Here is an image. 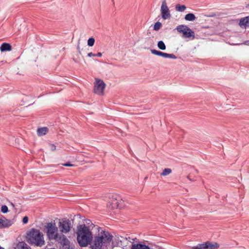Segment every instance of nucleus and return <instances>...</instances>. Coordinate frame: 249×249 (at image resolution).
Listing matches in <instances>:
<instances>
[{
  "mask_svg": "<svg viewBox=\"0 0 249 249\" xmlns=\"http://www.w3.org/2000/svg\"><path fill=\"white\" fill-rule=\"evenodd\" d=\"M47 236L50 240H54L63 245L65 249H70V241L63 234L58 233V228L54 223H47L45 225Z\"/></svg>",
  "mask_w": 249,
  "mask_h": 249,
  "instance_id": "nucleus-1",
  "label": "nucleus"
},
{
  "mask_svg": "<svg viewBox=\"0 0 249 249\" xmlns=\"http://www.w3.org/2000/svg\"><path fill=\"white\" fill-rule=\"evenodd\" d=\"M76 234L77 242L80 247H87L91 243L92 239L91 232L85 224L77 227Z\"/></svg>",
  "mask_w": 249,
  "mask_h": 249,
  "instance_id": "nucleus-2",
  "label": "nucleus"
},
{
  "mask_svg": "<svg viewBox=\"0 0 249 249\" xmlns=\"http://www.w3.org/2000/svg\"><path fill=\"white\" fill-rule=\"evenodd\" d=\"M112 239V236L107 231H102L95 236L91 243V249H102L103 246H107Z\"/></svg>",
  "mask_w": 249,
  "mask_h": 249,
  "instance_id": "nucleus-3",
  "label": "nucleus"
},
{
  "mask_svg": "<svg viewBox=\"0 0 249 249\" xmlns=\"http://www.w3.org/2000/svg\"><path fill=\"white\" fill-rule=\"evenodd\" d=\"M28 240L32 244L41 247L44 244L43 234L38 230L32 229L27 234Z\"/></svg>",
  "mask_w": 249,
  "mask_h": 249,
  "instance_id": "nucleus-4",
  "label": "nucleus"
},
{
  "mask_svg": "<svg viewBox=\"0 0 249 249\" xmlns=\"http://www.w3.org/2000/svg\"><path fill=\"white\" fill-rule=\"evenodd\" d=\"M113 242L117 246L122 247L123 249H128L133 245L134 239L127 235L116 236Z\"/></svg>",
  "mask_w": 249,
  "mask_h": 249,
  "instance_id": "nucleus-5",
  "label": "nucleus"
},
{
  "mask_svg": "<svg viewBox=\"0 0 249 249\" xmlns=\"http://www.w3.org/2000/svg\"><path fill=\"white\" fill-rule=\"evenodd\" d=\"M176 29L178 33L182 34V37L183 38L193 40L195 37V32L186 25H179L177 26Z\"/></svg>",
  "mask_w": 249,
  "mask_h": 249,
  "instance_id": "nucleus-6",
  "label": "nucleus"
},
{
  "mask_svg": "<svg viewBox=\"0 0 249 249\" xmlns=\"http://www.w3.org/2000/svg\"><path fill=\"white\" fill-rule=\"evenodd\" d=\"M105 87L106 84L103 80L98 78H95L94 92L96 94L103 95Z\"/></svg>",
  "mask_w": 249,
  "mask_h": 249,
  "instance_id": "nucleus-7",
  "label": "nucleus"
},
{
  "mask_svg": "<svg viewBox=\"0 0 249 249\" xmlns=\"http://www.w3.org/2000/svg\"><path fill=\"white\" fill-rule=\"evenodd\" d=\"M71 222L69 219H62L59 222L58 227L62 233H67L71 230Z\"/></svg>",
  "mask_w": 249,
  "mask_h": 249,
  "instance_id": "nucleus-8",
  "label": "nucleus"
},
{
  "mask_svg": "<svg viewBox=\"0 0 249 249\" xmlns=\"http://www.w3.org/2000/svg\"><path fill=\"white\" fill-rule=\"evenodd\" d=\"M161 17L164 19H169L171 17V14L169 9L167 6L166 0L162 1V4L160 8Z\"/></svg>",
  "mask_w": 249,
  "mask_h": 249,
  "instance_id": "nucleus-9",
  "label": "nucleus"
},
{
  "mask_svg": "<svg viewBox=\"0 0 249 249\" xmlns=\"http://www.w3.org/2000/svg\"><path fill=\"white\" fill-rule=\"evenodd\" d=\"M13 224L11 220L5 218H0V228H7L11 226Z\"/></svg>",
  "mask_w": 249,
  "mask_h": 249,
  "instance_id": "nucleus-10",
  "label": "nucleus"
},
{
  "mask_svg": "<svg viewBox=\"0 0 249 249\" xmlns=\"http://www.w3.org/2000/svg\"><path fill=\"white\" fill-rule=\"evenodd\" d=\"M219 247V245L216 242H206L207 249H216Z\"/></svg>",
  "mask_w": 249,
  "mask_h": 249,
  "instance_id": "nucleus-11",
  "label": "nucleus"
},
{
  "mask_svg": "<svg viewBox=\"0 0 249 249\" xmlns=\"http://www.w3.org/2000/svg\"><path fill=\"white\" fill-rule=\"evenodd\" d=\"M0 50L1 52L10 51L12 50V47L9 43H3L1 44Z\"/></svg>",
  "mask_w": 249,
  "mask_h": 249,
  "instance_id": "nucleus-12",
  "label": "nucleus"
},
{
  "mask_svg": "<svg viewBox=\"0 0 249 249\" xmlns=\"http://www.w3.org/2000/svg\"><path fill=\"white\" fill-rule=\"evenodd\" d=\"M151 53L155 55L162 56L164 58H167V53H163L160 51H159L156 50L152 49L151 50Z\"/></svg>",
  "mask_w": 249,
  "mask_h": 249,
  "instance_id": "nucleus-13",
  "label": "nucleus"
},
{
  "mask_svg": "<svg viewBox=\"0 0 249 249\" xmlns=\"http://www.w3.org/2000/svg\"><path fill=\"white\" fill-rule=\"evenodd\" d=\"M131 249H150V248L145 245L141 244H133Z\"/></svg>",
  "mask_w": 249,
  "mask_h": 249,
  "instance_id": "nucleus-14",
  "label": "nucleus"
},
{
  "mask_svg": "<svg viewBox=\"0 0 249 249\" xmlns=\"http://www.w3.org/2000/svg\"><path fill=\"white\" fill-rule=\"evenodd\" d=\"M120 199V198L119 196H113L112 201V208H117L119 206Z\"/></svg>",
  "mask_w": 249,
  "mask_h": 249,
  "instance_id": "nucleus-15",
  "label": "nucleus"
},
{
  "mask_svg": "<svg viewBox=\"0 0 249 249\" xmlns=\"http://www.w3.org/2000/svg\"><path fill=\"white\" fill-rule=\"evenodd\" d=\"M48 129L46 127H43L37 129V134L39 136H43L48 132Z\"/></svg>",
  "mask_w": 249,
  "mask_h": 249,
  "instance_id": "nucleus-16",
  "label": "nucleus"
},
{
  "mask_svg": "<svg viewBox=\"0 0 249 249\" xmlns=\"http://www.w3.org/2000/svg\"><path fill=\"white\" fill-rule=\"evenodd\" d=\"M239 25L242 27V26H249L248 20L247 17L240 19L239 21Z\"/></svg>",
  "mask_w": 249,
  "mask_h": 249,
  "instance_id": "nucleus-17",
  "label": "nucleus"
},
{
  "mask_svg": "<svg viewBox=\"0 0 249 249\" xmlns=\"http://www.w3.org/2000/svg\"><path fill=\"white\" fill-rule=\"evenodd\" d=\"M185 19L187 21H194L196 19V17L192 13H189L185 15Z\"/></svg>",
  "mask_w": 249,
  "mask_h": 249,
  "instance_id": "nucleus-18",
  "label": "nucleus"
},
{
  "mask_svg": "<svg viewBox=\"0 0 249 249\" xmlns=\"http://www.w3.org/2000/svg\"><path fill=\"white\" fill-rule=\"evenodd\" d=\"M192 249H207L206 242L202 244H199L196 246L192 247Z\"/></svg>",
  "mask_w": 249,
  "mask_h": 249,
  "instance_id": "nucleus-19",
  "label": "nucleus"
},
{
  "mask_svg": "<svg viewBox=\"0 0 249 249\" xmlns=\"http://www.w3.org/2000/svg\"><path fill=\"white\" fill-rule=\"evenodd\" d=\"M186 9V7L184 5L177 4L175 7L176 11L178 12H183Z\"/></svg>",
  "mask_w": 249,
  "mask_h": 249,
  "instance_id": "nucleus-20",
  "label": "nucleus"
},
{
  "mask_svg": "<svg viewBox=\"0 0 249 249\" xmlns=\"http://www.w3.org/2000/svg\"><path fill=\"white\" fill-rule=\"evenodd\" d=\"M17 249H30L24 242H20L17 246Z\"/></svg>",
  "mask_w": 249,
  "mask_h": 249,
  "instance_id": "nucleus-21",
  "label": "nucleus"
},
{
  "mask_svg": "<svg viewBox=\"0 0 249 249\" xmlns=\"http://www.w3.org/2000/svg\"><path fill=\"white\" fill-rule=\"evenodd\" d=\"M158 47L161 50H165L166 49V46L164 43L163 41H160L158 42L157 44Z\"/></svg>",
  "mask_w": 249,
  "mask_h": 249,
  "instance_id": "nucleus-22",
  "label": "nucleus"
},
{
  "mask_svg": "<svg viewBox=\"0 0 249 249\" xmlns=\"http://www.w3.org/2000/svg\"><path fill=\"white\" fill-rule=\"evenodd\" d=\"M172 172V170L170 168H165L162 172L161 173V175L165 176L169 175Z\"/></svg>",
  "mask_w": 249,
  "mask_h": 249,
  "instance_id": "nucleus-23",
  "label": "nucleus"
},
{
  "mask_svg": "<svg viewBox=\"0 0 249 249\" xmlns=\"http://www.w3.org/2000/svg\"><path fill=\"white\" fill-rule=\"evenodd\" d=\"M162 24L160 22H157L155 23L154 26V30L157 31L160 30V29L161 27Z\"/></svg>",
  "mask_w": 249,
  "mask_h": 249,
  "instance_id": "nucleus-24",
  "label": "nucleus"
},
{
  "mask_svg": "<svg viewBox=\"0 0 249 249\" xmlns=\"http://www.w3.org/2000/svg\"><path fill=\"white\" fill-rule=\"evenodd\" d=\"M94 42H95L94 38L93 37H90L88 40V45L90 47H92L93 46Z\"/></svg>",
  "mask_w": 249,
  "mask_h": 249,
  "instance_id": "nucleus-25",
  "label": "nucleus"
},
{
  "mask_svg": "<svg viewBox=\"0 0 249 249\" xmlns=\"http://www.w3.org/2000/svg\"><path fill=\"white\" fill-rule=\"evenodd\" d=\"M1 211L2 213H6L7 212H8V209L7 206H6V205H2L1 206Z\"/></svg>",
  "mask_w": 249,
  "mask_h": 249,
  "instance_id": "nucleus-26",
  "label": "nucleus"
},
{
  "mask_svg": "<svg viewBox=\"0 0 249 249\" xmlns=\"http://www.w3.org/2000/svg\"><path fill=\"white\" fill-rule=\"evenodd\" d=\"M167 58H171V59H177V56L172 53H167Z\"/></svg>",
  "mask_w": 249,
  "mask_h": 249,
  "instance_id": "nucleus-27",
  "label": "nucleus"
},
{
  "mask_svg": "<svg viewBox=\"0 0 249 249\" xmlns=\"http://www.w3.org/2000/svg\"><path fill=\"white\" fill-rule=\"evenodd\" d=\"M49 146L50 149L52 151H54L56 149V146L53 144H49Z\"/></svg>",
  "mask_w": 249,
  "mask_h": 249,
  "instance_id": "nucleus-28",
  "label": "nucleus"
},
{
  "mask_svg": "<svg viewBox=\"0 0 249 249\" xmlns=\"http://www.w3.org/2000/svg\"><path fill=\"white\" fill-rule=\"evenodd\" d=\"M28 221V217L27 216H24L23 218L22 222L24 224H26Z\"/></svg>",
  "mask_w": 249,
  "mask_h": 249,
  "instance_id": "nucleus-29",
  "label": "nucleus"
},
{
  "mask_svg": "<svg viewBox=\"0 0 249 249\" xmlns=\"http://www.w3.org/2000/svg\"><path fill=\"white\" fill-rule=\"evenodd\" d=\"M63 165L64 166H67V167H71V166H73V164L70 163V162H67V163H64Z\"/></svg>",
  "mask_w": 249,
  "mask_h": 249,
  "instance_id": "nucleus-30",
  "label": "nucleus"
},
{
  "mask_svg": "<svg viewBox=\"0 0 249 249\" xmlns=\"http://www.w3.org/2000/svg\"><path fill=\"white\" fill-rule=\"evenodd\" d=\"M88 56L89 57L95 56V54H94V53H92L90 52V53H89L88 54Z\"/></svg>",
  "mask_w": 249,
  "mask_h": 249,
  "instance_id": "nucleus-31",
  "label": "nucleus"
},
{
  "mask_svg": "<svg viewBox=\"0 0 249 249\" xmlns=\"http://www.w3.org/2000/svg\"><path fill=\"white\" fill-rule=\"evenodd\" d=\"M102 54L101 53H98L96 54H95V56H97L98 57H101V56H102Z\"/></svg>",
  "mask_w": 249,
  "mask_h": 249,
  "instance_id": "nucleus-32",
  "label": "nucleus"
},
{
  "mask_svg": "<svg viewBox=\"0 0 249 249\" xmlns=\"http://www.w3.org/2000/svg\"><path fill=\"white\" fill-rule=\"evenodd\" d=\"M243 44L246 45H249V41H246Z\"/></svg>",
  "mask_w": 249,
  "mask_h": 249,
  "instance_id": "nucleus-33",
  "label": "nucleus"
},
{
  "mask_svg": "<svg viewBox=\"0 0 249 249\" xmlns=\"http://www.w3.org/2000/svg\"><path fill=\"white\" fill-rule=\"evenodd\" d=\"M11 205L13 207H15V205H14V204L13 203H11Z\"/></svg>",
  "mask_w": 249,
  "mask_h": 249,
  "instance_id": "nucleus-34",
  "label": "nucleus"
},
{
  "mask_svg": "<svg viewBox=\"0 0 249 249\" xmlns=\"http://www.w3.org/2000/svg\"><path fill=\"white\" fill-rule=\"evenodd\" d=\"M0 249H4L3 248L0 246Z\"/></svg>",
  "mask_w": 249,
  "mask_h": 249,
  "instance_id": "nucleus-35",
  "label": "nucleus"
},
{
  "mask_svg": "<svg viewBox=\"0 0 249 249\" xmlns=\"http://www.w3.org/2000/svg\"><path fill=\"white\" fill-rule=\"evenodd\" d=\"M77 49H79V46H77Z\"/></svg>",
  "mask_w": 249,
  "mask_h": 249,
  "instance_id": "nucleus-36",
  "label": "nucleus"
},
{
  "mask_svg": "<svg viewBox=\"0 0 249 249\" xmlns=\"http://www.w3.org/2000/svg\"><path fill=\"white\" fill-rule=\"evenodd\" d=\"M247 7H249V4L247 5Z\"/></svg>",
  "mask_w": 249,
  "mask_h": 249,
  "instance_id": "nucleus-37",
  "label": "nucleus"
},
{
  "mask_svg": "<svg viewBox=\"0 0 249 249\" xmlns=\"http://www.w3.org/2000/svg\"><path fill=\"white\" fill-rule=\"evenodd\" d=\"M188 179H189L191 180V179L189 178V177H187Z\"/></svg>",
  "mask_w": 249,
  "mask_h": 249,
  "instance_id": "nucleus-38",
  "label": "nucleus"
}]
</instances>
